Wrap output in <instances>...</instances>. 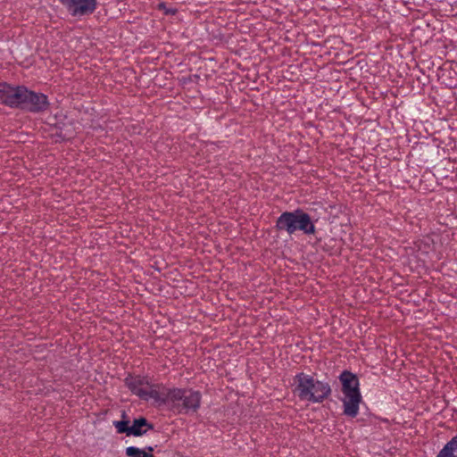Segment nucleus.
I'll return each instance as SVG.
<instances>
[{"label": "nucleus", "instance_id": "obj_13", "mask_svg": "<svg viewBox=\"0 0 457 457\" xmlns=\"http://www.w3.org/2000/svg\"><path fill=\"white\" fill-rule=\"evenodd\" d=\"M448 450L457 457V435L445 445Z\"/></svg>", "mask_w": 457, "mask_h": 457}, {"label": "nucleus", "instance_id": "obj_12", "mask_svg": "<svg viewBox=\"0 0 457 457\" xmlns=\"http://www.w3.org/2000/svg\"><path fill=\"white\" fill-rule=\"evenodd\" d=\"M129 422L128 420H119V421H114L113 425L119 433H126L127 436H130V433H129L130 426L129 425Z\"/></svg>", "mask_w": 457, "mask_h": 457}, {"label": "nucleus", "instance_id": "obj_1", "mask_svg": "<svg viewBox=\"0 0 457 457\" xmlns=\"http://www.w3.org/2000/svg\"><path fill=\"white\" fill-rule=\"evenodd\" d=\"M295 394L301 401L320 403L331 394L330 385L324 380L301 372L295 377Z\"/></svg>", "mask_w": 457, "mask_h": 457}, {"label": "nucleus", "instance_id": "obj_14", "mask_svg": "<svg viewBox=\"0 0 457 457\" xmlns=\"http://www.w3.org/2000/svg\"><path fill=\"white\" fill-rule=\"evenodd\" d=\"M436 457H455L449 450L448 448L445 445L441 450L440 452L438 453V454L436 455Z\"/></svg>", "mask_w": 457, "mask_h": 457}, {"label": "nucleus", "instance_id": "obj_15", "mask_svg": "<svg viewBox=\"0 0 457 457\" xmlns=\"http://www.w3.org/2000/svg\"><path fill=\"white\" fill-rule=\"evenodd\" d=\"M62 4H64V0H60Z\"/></svg>", "mask_w": 457, "mask_h": 457}, {"label": "nucleus", "instance_id": "obj_3", "mask_svg": "<svg viewBox=\"0 0 457 457\" xmlns=\"http://www.w3.org/2000/svg\"><path fill=\"white\" fill-rule=\"evenodd\" d=\"M276 227L278 230L286 231L289 235L296 231H302L305 235H313L316 232L315 224L311 216L299 208L281 213L277 220Z\"/></svg>", "mask_w": 457, "mask_h": 457}, {"label": "nucleus", "instance_id": "obj_6", "mask_svg": "<svg viewBox=\"0 0 457 457\" xmlns=\"http://www.w3.org/2000/svg\"><path fill=\"white\" fill-rule=\"evenodd\" d=\"M65 7L73 17L87 16L95 12L97 6L96 0H64Z\"/></svg>", "mask_w": 457, "mask_h": 457}, {"label": "nucleus", "instance_id": "obj_10", "mask_svg": "<svg viewBox=\"0 0 457 457\" xmlns=\"http://www.w3.org/2000/svg\"><path fill=\"white\" fill-rule=\"evenodd\" d=\"M147 450L148 452L136 446H129L126 448V454L128 457H154L151 453V452L154 451V448L152 446H148Z\"/></svg>", "mask_w": 457, "mask_h": 457}, {"label": "nucleus", "instance_id": "obj_11", "mask_svg": "<svg viewBox=\"0 0 457 457\" xmlns=\"http://www.w3.org/2000/svg\"><path fill=\"white\" fill-rule=\"evenodd\" d=\"M13 87L7 83L0 84V104L10 106Z\"/></svg>", "mask_w": 457, "mask_h": 457}, {"label": "nucleus", "instance_id": "obj_7", "mask_svg": "<svg viewBox=\"0 0 457 457\" xmlns=\"http://www.w3.org/2000/svg\"><path fill=\"white\" fill-rule=\"evenodd\" d=\"M339 380L342 384V392L344 395L349 394H361L359 379L355 374L348 370H344L339 376Z\"/></svg>", "mask_w": 457, "mask_h": 457}, {"label": "nucleus", "instance_id": "obj_5", "mask_svg": "<svg viewBox=\"0 0 457 457\" xmlns=\"http://www.w3.org/2000/svg\"><path fill=\"white\" fill-rule=\"evenodd\" d=\"M125 384L132 394L142 400L148 401L152 399L156 403L162 401L156 386L152 383L147 376L129 375L125 378Z\"/></svg>", "mask_w": 457, "mask_h": 457}, {"label": "nucleus", "instance_id": "obj_9", "mask_svg": "<svg viewBox=\"0 0 457 457\" xmlns=\"http://www.w3.org/2000/svg\"><path fill=\"white\" fill-rule=\"evenodd\" d=\"M153 426L149 424L145 418L136 419L129 428L130 436H140L152 429Z\"/></svg>", "mask_w": 457, "mask_h": 457}, {"label": "nucleus", "instance_id": "obj_2", "mask_svg": "<svg viewBox=\"0 0 457 457\" xmlns=\"http://www.w3.org/2000/svg\"><path fill=\"white\" fill-rule=\"evenodd\" d=\"M201 393L192 389H170L161 403H167L179 414H193L200 408Z\"/></svg>", "mask_w": 457, "mask_h": 457}, {"label": "nucleus", "instance_id": "obj_4", "mask_svg": "<svg viewBox=\"0 0 457 457\" xmlns=\"http://www.w3.org/2000/svg\"><path fill=\"white\" fill-rule=\"evenodd\" d=\"M48 104L46 95L30 91L25 87H13L10 107H21L37 112L46 110Z\"/></svg>", "mask_w": 457, "mask_h": 457}, {"label": "nucleus", "instance_id": "obj_8", "mask_svg": "<svg viewBox=\"0 0 457 457\" xmlns=\"http://www.w3.org/2000/svg\"><path fill=\"white\" fill-rule=\"evenodd\" d=\"M361 401V394H349L344 395V398L342 399L344 414L351 418H355L359 413Z\"/></svg>", "mask_w": 457, "mask_h": 457}]
</instances>
